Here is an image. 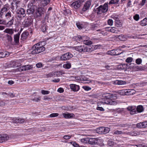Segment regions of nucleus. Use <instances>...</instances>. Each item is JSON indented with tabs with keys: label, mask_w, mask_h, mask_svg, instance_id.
Segmentation results:
<instances>
[{
	"label": "nucleus",
	"mask_w": 147,
	"mask_h": 147,
	"mask_svg": "<svg viewBox=\"0 0 147 147\" xmlns=\"http://www.w3.org/2000/svg\"><path fill=\"white\" fill-rule=\"evenodd\" d=\"M42 42H40L33 46L31 52V53L32 54H37L45 50V48L42 44Z\"/></svg>",
	"instance_id": "1"
},
{
	"label": "nucleus",
	"mask_w": 147,
	"mask_h": 147,
	"mask_svg": "<svg viewBox=\"0 0 147 147\" xmlns=\"http://www.w3.org/2000/svg\"><path fill=\"white\" fill-rule=\"evenodd\" d=\"M113 96L111 94H107L106 95L103 96L104 98L100 103L102 104H106L110 105H116L117 103V102L111 99Z\"/></svg>",
	"instance_id": "2"
},
{
	"label": "nucleus",
	"mask_w": 147,
	"mask_h": 147,
	"mask_svg": "<svg viewBox=\"0 0 147 147\" xmlns=\"http://www.w3.org/2000/svg\"><path fill=\"white\" fill-rule=\"evenodd\" d=\"M74 48L76 51L80 52H91L93 50L90 46L84 45L76 46Z\"/></svg>",
	"instance_id": "3"
},
{
	"label": "nucleus",
	"mask_w": 147,
	"mask_h": 147,
	"mask_svg": "<svg viewBox=\"0 0 147 147\" xmlns=\"http://www.w3.org/2000/svg\"><path fill=\"white\" fill-rule=\"evenodd\" d=\"M108 10V5L107 3H105L103 5H100L96 8L97 13H99L100 11L102 13L106 12Z\"/></svg>",
	"instance_id": "4"
},
{
	"label": "nucleus",
	"mask_w": 147,
	"mask_h": 147,
	"mask_svg": "<svg viewBox=\"0 0 147 147\" xmlns=\"http://www.w3.org/2000/svg\"><path fill=\"white\" fill-rule=\"evenodd\" d=\"M36 7V5H33L32 3H29L28 4V9L27 12L28 15L33 14L35 11V8Z\"/></svg>",
	"instance_id": "5"
},
{
	"label": "nucleus",
	"mask_w": 147,
	"mask_h": 147,
	"mask_svg": "<svg viewBox=\"0 0 147 147\" xmlns=\"http://www.w3.org/2000/svg\"><path fill=\"white\" fill-rule=\"evenodd\" d=\"M73 56V55L69 53H67L61 55L60 58V60L66 61L69 59Z\"/></svg>",
	"instance_id": "6"
},
{
	"label": "nucleus",
	"mask_w": 147,
	"mask_h": 147,
	"mask_svg": "<svg viewBox=\"0 0 147 147\" xmlns=\"http://www.w3.org/2000/svg\"><path fill=\"white\" fill-rule=\"evenodd\" d=\"M32 20L30 18H26L23 23L24 27H27L30 26L32 24Z\"/></svg>",
	"instance_id": "7"
},
{
	"label": "nucleus",
	"mask_w": 147,
	"mask_h": 147,
	"mask_svg": "<svg viewBox=\"0 0 147 147\" xmlns=\"http://www.w3.org/2000/svg\"><path fill=\"white\" fill-rule=\"evenodd\" d=\"M16 13L18 15V16L20 17H24L26 16L25 11L24 9L20 8L17 10Z\"/></svg>",
	"instance_id": "8"
},
{
	"label": "nucleus",
	"mask_w": 147,
	"mask_h": 147,
	"mask_svg": "<svg viewBox=\"0 0 147 147\" xmlns=\"http://www.w3.org/2000/svg\"><path fill=\"white\" fill-rule=\"evenodd\" d=\"M86 0H79L74 2L71 4L72 7H74L76 9L79 8L80 6L81 3L84 2Z\"/></svg>",
	"instance_id": "9"
},
{
	"label": "nucleus",
	"mask_w": 147,
	"mask_h": 147,
	"mask_svg": "<svg viewBox=\"0 0 147 147\" xmlns=\"http://www.w3.org/2000/svg\"><path fill=\"white\" fill-rule=\"evenodd\" d=\"M92 0H88L84 5L82 10L85 11L88 9L91 6Z\"/></svg>",
	"instance_id": "10"
},
{
	"label": "nucleus",
	"mask_w": 147,
	"mask_h": 147,
	"mask_svg": "<svg viewBox=\"0 0 147 147\" xmlns=\"http://www.w3.org/2000/svg\"><path fill=\"white\" fill-rule=\"evenodd\" d=\"M127 110L130 111V114L133 115L136 113V107L135 106H129L127 108Z\"/></svg>",
	"instance_id": "11"
},
{
	"label": "nucleus",
	"mask_w": 147,
	"mask_h": 147,
	"mask_svg": "<svg viewBox=\"0 0 147 147\" xmlns=\"http://www.w3.org/2000/svg\"><path fill=\"white\" fill-rule=\"evenodd\" d=\"M9 139L8 136L6 134L0 135V143L5 142Z\"/></svg>",
	"instance_id": "12"
},
{
	"label": "nucleus",
	"mask_w": 147,
	"mask_h": 147,
	"mask_svg": "<svg viewBox=\"0 0 147 147\" xmlns=\"http://www.w3.org/2000/svg\"><path fill=\"white\" fill-rule=\"evenodd\" d=\"M89 37L87 36H78L77 37V40L79 41L82 42L83 43H86V40L89 39Z\"/></svg>",
	"instance_id": "13"
},
{
	"label": "nucleus",
	"mask_w": 147,
	"mask_h": 147,
	"mask_svg": "<svg viewBox=\"0 0 147 147\" xmlns=\"http://www.w3.org/2000/svg\"><path fill=\"white\" fill-rule=\"evenodd\" d=\"M70 88L74 92H77L79 90L80 87L78 85L75 84H71L70 85Z\"/></svg>",
	"instance_id": "14"
},
{
	"label": "nucleus",
	"mask_w": 147,
	"mask_h": 147,
	"mask_svg": "<svg viewBox=\"0 0 147 147\" xmlns=\"http://www.w3.org/2000/svg\"><path fill=\"white\" fill-rule=\"evenodd\" d=\"M64 117L66 119L71 118L74 117L75 115L73 113H65L62 114Z\"/></svg>",
	"instance_id": "15"
},
{
	"label": "nucleus",
	"mask_w": 147,
	"mask_h": 147,
	"mask_svg": "<svg viewBox=\"0 0 147 147\" xmlns=\"http://www.w3.org/2000/svg\"><path fill=\"white\" fill-rule=\"evenodd\" d=\"M13 122L15 123H22L24 122V120L21 118H16L13 120Z\"/></svg>",
	"instance_id": "16"
},
{
	"label": "nucleus",
	"mask_w": 147,
	"mask_h": 147,
	"mask_svg": "<svg viewBox=\"0 0 147 147\" xmlns=\"http://www.w3.org/2000/svg\"><path fill=\"white\" fill-rule=\"evenodd\" d=\"M88 143L91 144H97L98 143V139L97 138H89Z\"/></svg>",
	"instance_id": "17"
},
{
	"label": "nucleus",
	"mask_w": 147,
	"mask_h": 147,
	"mask_svg": "<svg viewBox=\"0 0 147 147\" xmlns=\"http://www.w3.org/2000/svg\"><path fill=\"white\" fill-rule=\"evenodd\" d=\"M42 9L41 7H39L37 9L35 12V16L37 17L41 16L42 13Z\"/></svg>",
	"instance_id": "18"
},
{
	"label": "nucleus",
	"mask_w": 147,
	"mask_h": 147,
	"mask_svg": "<svg viewBox=\"0 0 147 147\" xmlns=\"http://www.w3.org/2000/svg\"><path fill=\"white\" fill-rule=\"evenodd\" d=\"M20 35V33H18L14 36V41L16 44H18L19 43Z\"/></svg>",
	"instance_id": "19"
},
{
	"label": "nucleus",
	"mask_w": 147,
	"mask_h": 147,
	"mask_svg": "<svg viewBox=\"0 0 147 147\" xmlns=\"http://www.w3.org/2000/svg\"><path fill=\"white\" fill-rule=\"evenodd\" d=\"M14 30L13 28H7L4 31V32L11 35H12L14 33Z\"/></svg>",
	"instance_id": "20"
},
{
	"label": "nucleus",
	"mask_w": 147,
	"mask_h": 147,
	"mask_svg": "<svg viewBox=\"0 0 147 147\" xmlns=\"http://www.w3.org/2000/svg\"><path fill=\"white\" fill-rule=\"evenodd\" d=\"M11 65L12 66L15 67H18L21 65L20 63L18 61L11 62Z\"/></svg>",
	"instance_id": "21"
},
{
	"label": "nucleus",
	"mask_w": 147,
	"mask_h": 147,
	"mask_svg": "<svg viewBox=\"0 0 147 147\" xmlns=\"http://www.w3.org/2000/svg\"><path fill=\"white\" fill-rule=\"evenodd\" d=\"M9 7L8 5L7 4L5 5L4 7L2 8L1 10L5 14V13L9 9Z\"/></svg>",
	"instance_id": "22"
},
{
	"label": "nucleus",
	"mask_w": 147,
	"mask_h": 147,
	"mask_svg": "<svg viewBox=\"0 0 147 147\" xmlns=\"http://www.w3.org/2000/svg\"><path fill=\"white\" fill-rule=\"evenodd\" d=\"M50 0H41V4L43 6L48 5L50 2Z\"/></svg>",
	"instance_id": "23"
},
{
	"label": "nucleus",
	"mask_w": 147,
	"mask_h": 147,
	"mask_svg": "<svg viewBox=\"0 0 147 147\" xmlns=\"http://www.w3.org/2000/svg\"><path fill=\"white\" fill-rule=\"evenodd\" d=\"M28 34V32H23L21 35L20 40H24L27 38Z\"/></svg>",
	"instance_id": "24"
},
{
	"label": "nucleus",
	"mask_w": 147,
	"mask_h": 147,
	"mask_svg": "<svg viewBox=\"0 0 147 147\" xmlns=\"http://www.w3.org/2000/svg\"><path fill=\"white\" fill-rule=\"evenodd\" d=\"M20 1L18 0H14L12 3V4H13L16 7V8L20 7Z\"/></svg>",
	"instance_id": "25"
},
{
	"label": "nucleus",
	"mask_w": 147,
	"mask_h": 147,
	"mask_svg": "<svg viewBox=\"0 0 147 147\" xmlns=\"http://www.w3.org/2000/svg\"><path fill=\"white\" fill-rule=\"evenodd\" d=\"M140 24L142 26H144L147 25V18H146L144 19L140 22Z\"/></svg>",
	"instance_id": "26"
},
{
	"label": "nucleus",
	"mask_w": 147,
	"mask_h": 147,
	"mask_svg": "<svg viewBox=\"0 0 147 147\" xmlns=\"http://www.w3.org/2000/svg\"><path fill=\"white\" fill-rule=\"evenodd\" d=\"M47 26L45 23H43L41 25V29L43 32H45L46 31L47 29Z\"/></svg>",
	"instance_id": "27"
},
{
	"label": "nucleus",
	"mask_w": 147,
	"mask_h": 147,
	"mask_svg": "<svg viewBox=\"0 0 147 147\" xmlns=\"http://www.w3.org/2000/svg\"><path fill=\"white\" fill-rule=\"evenodd\" d=\"M137 112L141 113L143 111L144 109L142 105L138 106L136 109Z\"/></svg>",
	"instance_id": "28"
},
{
	"label": "nucleus",
	"mask_w": 147,
	"mask_h": 147,
	"mask_svg": "<svg viewBox=\"0 0 147 147\" xmlns=\"http://www.w3.org/2000/svg\"><path fill=\"white\" fill-rule=\"evenodd\" d=\"M117 38L121 41H125L126 39V38L125 36L123 34H121L117 36Z\"/></svg>",
	"instance_id": "29"
},
{
	"label": "nucleus",
	"mask_w": 147,
	"mask_h": 147,
	"mask_svg": "<svg viewBox=\"0 0 147 147\" xmlns=\"http://www.w3.org/2000/svg\"><path fill=\"white\" fill-rule=\"evenodd\" d=\"M115 83L116 84L122 85L125 84L126 82L124 81L117 80L115 82Z\"/></svg>",
	"instance_id": "30"
},
{
	"label": "nucleus",
	"mask_w": 147,
	"mask_h": 147,
	"mask_svg": "<svg viewBox=\"0 0 147 147\" xmlns=\"http://www.w3.org/2000/svg\"><path fill=\"white\" fill-rule=\"evenodd\" d=\"M125 132H123L121 131H119L118 130H114L113 134L115 135H121V134H124Z\"/></svg>",
	"instance_id": "31"
},
{
	"label": "nucleus",
	"mask_w": 147,
	"mask_h": 147,
	"mask_svg": "<svg viewBox=\"0 0 147 147\" xmlns=\"http://www.w3.org/2000/svg\"><path fill=\"white\" fill-rule=\"evenodd\" d=\"M71 67V64L68 62H67L66 63L63 65V67L66 69H69Z\"/></svg>",
	"instance_id": "32"
},
{
	"label": "nucleus",
	"mask_w": 147,
	"mask_h": 147,
	"mask_svg": "<svg viewBox=\"0 0 147 147\" xmlns=\"http://www.w3.org/2000/svg\"><path fill=\"white\" fill-rule=\"evenodd\" d=\"M119 31L115 27H111L110 32L113 33L117 34L118 32Z\"/></svg>",
	"instance_id": "33"
},
{
	"label": "nucleus",
	"mask_w": 147,
	"mask_h": 147,
	"mask_svg": "<svg viewBox=\"0 0 147 147\" xmlns=\"http://www.w3.org/2000/svg\"><path fill=\"white\" fill-rule=\"evenodd\" d=\"M103 127H100L97 128L96 131L99 134H103Z\"/></svg>",
	"instance_id": "34"
},
{
	"label": "nucleus",
	"mask_w": 147,
	"mask_h": 147,
	"mask_svg": "<svg viewBox=\"0 0 147 147\" xmlns=\"http://www.w3.org/2000/svg\"><path fill=\"white\" fill-rule=\"evenodd\" d=\"M13 17L11 20L9 21L6 24V26L7 27H9L11 25L13 24Z\"/></svg>",
	"instance_id": "35"
},
{
	"label": "nucleus",
	"mask_w": 147,
	"mask_h": 147,
	"mask_svg": "<svg viewBox=\"0 0 147 147\" xmlns=\"http://www.w3.org/2000/svg\"><path fill=\"white\" fill-rule=\"evenodd\" d=\"M76 25L77 27L79 29H81L84 27V26L80 22H77L76 23Z\"/></svg>",
	"instance_id": "36"
},
{
	"label": "nucleus",
	"mask_w": 147,
	"mask_h": 147,
	"mask_svg": "<svg viewBox=\"0 0 147 147\" xmlns=\"http://www.w3.org/2000/svg\"><path fill=\"white\" fill-rule=\"evenodd\" d=\"M115 22V26L117 27H121L122 26V24L120 22L119 19L118 20H116Z\"/></svg>",
	"instance_id": "37"
},
{
	"label": "nucleus",
	"mask_w": 147,
	"mask_h": 147,
	"mask_svg": "<svg viewBox=\"0 0 147 147\" xmlns=\"http://www.w3.org/2000/svg\"><path fill=\"white\" fill-rule=\"evenodd\" d=\"M6 37L8 42H11L12 41L13 38L11 36L8 34H7L6 35Z\"/></svg>",
	"instance_id": "38"
},
{
	"label": "nucleus",
	"mask_w": 147,
	"mask_h": 147,
	"mask_svg": "<svg viewBox=\"0 0 147 147\" xmlns=\"http://www.w3.org/2000/svg\"><path fill=\"white\" fill-rule=\"evenodd\" d=\"M11 13L10 11H9L5 15V16L7 19H10L11 17Z\"/></svg>",
	"instance_id": "39"
},
{
	"label": "nucleus",
	"mask_w": 147,
	"mask_h": 147,
	"mask_svg": "<svg viewBox=\"0 0 147 147\" xmlns=\"http://www.w3.org/2000/svg\"><path fill=\"white\" fill-rule=\"evenodd\" d=\"M103 134L108 133L110 131V129L108 127H104Z\"/></svg>",
	"instance_id": "40"
},
{
	"label": "nucleus",
	"mask_w": 147,
	"mask_h": 147,
	"mask_svg": "<svg viewBox=\"0 0 147 147\" xmlns=\"http://www.w3.org/2000/svg\"><path fill=\"white\" fill-rule=\"evenodd\" d=\"M107 54L112 55H115V50H112L107 52Z\"/></svg>",
	"instance_id": "41"
},
{
	"label": "nucleus",
	"mask_w": 147,
	"mask_h": 147,
	"mask_svg": "<svg viewBox=\"0 0 147 147\" xmlns=\"http://www.w3.org/2000/svg\"><path fill=\"white\" fill-rule=\"evenodd\" d=\"M81 142L84 143H86L89 142V138H83L81 140Z\"/></svg>",
	"instance_id": "42"
},
{
	"label": "nucleus",
	"mask_w": 147,
	"mask_h": 147,
	"mask_svg": "<svg viewBox=\"0 0 147 147\" xmlns=\"http://www.w3.org/2000/svg\"><path fill=\"white\" fill-rule=\"evenodd\" d=\"M121 51L119 49L115 50V55H117L121 54L122 53Z\"/></svg>",
	"instance_id": "43"
},
{
	"label": "nucleus",
	"mask_w": 147,
	"mask_h": 147,
	"mask_svg": "<svg viewBox=\"0 0 147 147\" xmlns=\"http://www.w3.org/2000/svg\"><path fill=\"white\" fill-rule=\"evenodd\" d=\"M86 43H83L86 45H91L92 44V42L90 40L89 38L88 39H87L86 40Z\"/></svg>",
	"instance_id": "44"
},
{
	"label": "nucleus",
	"mask_w": 147,
	"mask_h": 147,
	"mask_svg": "<svg viewBox=\"0 0 147 147\" xmlns=\"http://www.w3.org/2000/svg\"><path fill=\"white\" fill-rule=\"evenodd\" d=\"M119 1V0H111L109 2V4H115L117 3Z\"/></svg>",
	"instance_id": "45"
},
{
	"label": "nucleus",
	"mask_w": 147,
	"mask_h": 147,
	"mask_svg": "<svg viewBox=\"0 0 147 147\" xmlns=\"http://www.w3.org/2000/svg\"><path fill=\"white\" fill-rule=\"evenodd\" d=\"M136 93V91L133 89H129V95H132L135 94Z\"/></svg>",
	"instance_id": "46"
},
{
	"label": "nucleus",
	"mask_w": 147,
	"mask_h": 147,
	"mask_svg": "<svg viewBox=\"0 0 147 147\" xmlns=\"http://www.w3.org/2000/svg\"><path fill=\"white\" fill-rule=\"evenodd\" d=\"M64 73L63 72L61 71H57L56 72V75L57 76H59L63 74Z\"/></svg>",
	"instance_id": "47"
},
{
	"label": "nucleus",
	"mask_w": 147,
	"mask_h": 147,
	"mask_svg": "<svg viewBox=\"0 0 147 147\" xmlns=\"http://www.w3.org/2000/svg\"><path fill=\"white\" fill-rule=\"evenodd\" d=\"M25 65L22 66H21L19 68H18V69L19 71H25Z\"/></svg>",
	"instance_id": "48"
},
{
	"label": "nucleus",
	"mask_w": 147,
	"mask_h": 147,
	"mask_svg": "<svg viewBox=\"0 0 147 147\" xmlns=\"http://www.w3.org/2000/svg\"><path fill=\"white\" fill-rule=\"evenodd\" d=\"M55 75V74L52 72L46 75V76L47 78H51L53 77Z\"/></svg>",
	"instance_id": "49"
},
{
	"label": "nucleus",
	"mask_w": 147,
	"mask_h": 147,
	"mask_svg": "<svg viewBox=\"0 0 147 147\" xmlns=\"http://www.w3.org/2000/svg\"><path fill=\"white\" fill-rule=\"evenodd\" d=\"M25 71L30 69L32 68V66L30 65H25Z\"/></svg>",
	"instance_id": "50"
},
{
	"label": "nucleus",
	"mask_w": 147,
	"mask_h": 147,
	"mask_svg": "<svg viewBox=\"0 0 147 147\" xmlns=\"http://www.w3.org/2000/svg\"><path fill=\"white\" fill-rule=\"evenodd\" d=\"M142 62V60L140 58H138L136 60V63L138 64L139 65Z\"/></svg>",
	"instance_id": "51"
},
{
	"label": "nucleus",
	"mask_w": 147,
	"mask_h": 147,
	"mask_svg": "<svg viewBox=\"0 0 147 147\" xmlns=\"http://www.w3.org/2000/svg\"><path fill=\"white\" fill-rule=\"evenodd\" d=\"M125 89L120 90L119 91V93L121 95H125Z\"/></svg>",
	"instance_id": "52"
},
{
	"label": "nucleus",
	"mask_w": 147,
	"mask_h": 147,
	"mask_svg": "<svg viewBox=\"0 0 147 147\" xmlns=\"http://www.w3.org/2000/svg\"><path fill=\"white\" fill-rule=\"evenodd\" d=\"M125 64L120 65L118 66V68L121 69H125Z\"/></svg>",
	"instance_id": "53"
},
{
	"label": "nucleus",
	"mask_w": 147,
	"mask_h": 147,
	"mask_svg": "<svg viewBox=\"0 0 147 147\" xmlns=\"http://www.w3.org/2000/svg\"><path fill=\"white\" fill-rule=\"evenodd\" d=\"M99 104H100L98 103V106L96 108V109L100 111H104V109L102 107L99 106L100 105Z\"/></svg>",
	"instance_id": "54"
},
{
	"label": "nucleus",
	"mask_w": 147,
	"mask_h": 147,
	"mask_svg": "<svg viewBox=\"0 0 147 147\" xmlns=\"http://www.w3.org/2000/svg\"><path fill=\"white\" fill-rule=\"evenodd\" d=\"M59 114L58 113H53L50 115V117H53L58 116Z\"/></svg>",
	"instance_id": "55"
},
{
	"label": "nucleus",
	"mask_w": 147,
	"mask_h": 147,
	"mask_svg": "<svg viewBox=\"0 0 147 147\" xmlns=\"http://www.w3.org/2000/svg\"><path fill=\"white\" fill-rule=\"evenodd\" d=\"M133 58L131 57H129L126 60V62L127 63H130L132 62Z\"/></svg>",
	"instance_id": "56"
},
{
	"label": "nucleus",
	"mask_w": 147,
	"mask_h": 147,
	"mask_svg": "<svg viewBox=\"0 0 147 147\" xmlns=\"http://www.w3.org/2000/svg\"><path fill=\"white\" fill-rule=\"evenodd\" d=\"M98 25L97 24H93L91 25V28L93 30H96L97 28Z\"/></svg>",
	"instance_id": "57"
},
{
	"label": "nucleus",
	"mask_w": 147,
	"mask_h": 147,
	"mask_svg": "<svg viewBox=\"0 0 147 147\" xmlns=\"http://www.w3.org/2000/svg\"><path fill=\"white\" fill-rule=\"evenodd\" d=\"M50 92L49 91L42 90L41 91V93L43 94H49Z\"/></svg>",
	"instance_id": "58"
},
{
	"label": "nucleus",
	"mask_w": 147,
	"mask_h": 147,
	"mask_svg": "<svg viewBox=\"0 0 147 147\" xmlns=\"http://www.w3.org/2000/svg\"><path fill=\"white\" fill-rule=\"evenodd\" d=\"M107 23L108 25L112 26L113 23V20L111 19H109L108 20Z\"/></svg>",
	"instance_id": "59"
},
{
	"label": "nucleus",
	"mask_w": 147,
	"mask_h": 147,
	"mask_svg": "<svg viewBox=\"0 0 147 147\" xmlns=\"http://www.w3.org/2000/svg\"><path fill=\"white\" fill-rule=\"evenodd\" d=\"M142 122L140 123L137 124L136 126L138 128H143V127Z\"/></svg>",
	"instance_id": "60"
},
{
	"label": "nucleus",
	"mask_w": 147,
	"mask_h": 147,
	"mask_svg": "<svg viewBox=\"0 0 147 147\" xmlns=\"http://www.w3.org/2000/svg\"><path fill=\"white\" fill-rule=\"evenodd\" d=\"M134 19L136 21H138L139 19V15L138 14H136L134 16Z\"/></svg>",
	"instance_id": "61"
},
{
	"label": "nucleus",
	"mask_w": 147,
	"mask_h": 147,
	"mask_svg": "<svg viewBox=\"0 0 147 147\" xmlns=\"http://www.w3.org/2000/svg\"><path fill=\"white\" fill-rule=\"evenodd\" d=\"M40 97L39 96L38 98H35L34 99H32V100L33 101L38 102L40 100Z\"/></svg>",
	"instance_id": "62"
},
{
	"label": "nucleus",
	"mask_w": 147,
	"mask_h": 147,
	"mask_svg": "<svg viewBox=\"0 0 147 147\" xmlns=\"http://www.w3.org/2000/svg\"><path fill=\"white\" fill-rule=\"evenodd\" d=\"M36 66L38 68H40L42 66V64L41 63H38L36 64Z\"/></svg>",
	"instance_id": "63"
},
{
	"label": "nucleus",
	"mask_w": 147,
	"mask_h": 147,
	"mask_svg": "<svg viewBox=\"0 0 147 147\" xmlns=\"http://www.w3.org/2000/svg\"><path fill=\"white\" fill-rule=\"evenodd\" d=\"M143 127V128L147 127V121H145L142 122Z\"/></svg>",
	"instance_id": "64"
}]
</instances>
